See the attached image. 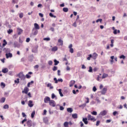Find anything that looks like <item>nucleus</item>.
Wrapping results in <instances>:
<instances>
[{
	"mask_svg": "<svg viewBox=\"0 0 127 127\" xmlns=\"http://www.w3.org/2000/svg\"><path fill=\"white\" fill-rule=\"evenodd\" d=\"M17 76L19 77L22 81H24V80H25V76H24V74H23V72H20Z\"/></svg>",
	"mask_w": 127,
	"mask_h": 127,
	"instance_id": "1",
	"label": "nucleus"
},
{
	"mask_svg": "<svg viewBox=\"0 0 127 127\" xmlns=\"http://www.w3.org/2000/svg\"><path fill=\"white\" fill-rule=\"evenodd\" d=\"M87 119L88 121H91V122H96V120L95 117L92 116L90 114H88L87 116Z\"/></svg>",
	"mask_w": 127,
	"mask_h": 127,
	"instance_id": "2",
	"label": "nucleus"
},
{
	"mask_svg": "<svg viewBox=\"0 0 127 127\" xmlns=\"http://www.w3.org/2000/svg\"><path fill=\"white\" fill-rule=\"evenodd\" d=\"M37 34H38V30L33 28L32 33L31 34V36H33V35H37Z\"/></svg>",
	"mask_w": 127,
	"mask_h": 127,
	"instance_id": "3",
	"label": "nucleus"
},
{
	"mask_svg": "<svg viewBox=\"0 0 127 127\" xmlns=\"http://www.w3.org/2000/svg\"><path fill=\"white\" fill-rule=\"evenodd\" d=\"M49 105L50 106H51V107H56V103L53 100H51V101L49 102Z\"/></svg>",
	"mask_w": 127,
	"mask_h": 127,
	"instance_id": "4",
	"label": "nucleus"
},
{
	"mask_svg": "<svg viewBox=\"0 0 127 127\" xmlns=\"http://www.w3.org/2000/svg\"><path fill=\"white\" fill-rule=\"evenodd\" d=\"M98 58V54L96 53H94L92 55H91V58L94 60H96Z\"/></svg>",
	"mask_w": 127,
	"mask_h": 127,
	"instance_id": "5",
	"label": "nucleus"
},
{
	"mask_svg": "<svg viewBox=\"0 0 127 127\" xmlns=\"http://www.w3.org/2000/svg\"><path fill=\"white\" fill-rule=\"evenodd\" d=\"M73 47V45H72L71 44H70L69 46H68V48L69 49V52L70 53H74V49H73V48H72Z\"/></svg>",
	"mask_w": 127,
	"mask_h": 127,
	"instance_id": "6",
	"label": "nucleus"
},
{
	"mask_svg": "<svg viewBox=\"0 0 127 127\" xmlns=\"http://www.w3.org/2000/svg\"><path fill=\"white\" fill-rule=\"evenodd\" d=\"M29 91V88L27 87H25L23 91H22V93H24V94H28V92Z\"/></svg>",
	"mask_w": 127,
	"mask_h": 127,
	"instance_id": "7",
	"label": "nucleus"
},
{
	"mask_svg": "<svg viewBox=\"0 0 127 127\" xmlns=\"http://www.w3.org/2000/svg\"><path fill=\"white\" fill-rule=\"evenodd\" d=\"M108 113V111L107 110H104L103 111H102L99 114V116H102V117H104V116H106L107 114Z\"/></svg>",
	"mask_w": 127,
	"mask_h": 127,
	"instance_id": "8",
	"label": "nucleus"
},
{
	"mask_svg": "<svg viewBox=\"0 0 127 127\" xmlns=\"http://www.w3.org/2000/svg\"><path fill=\"white\" fill-rule=\"evenodd\" d=\"M51 100H50V98L49 97H48V96H46V97L44 99V103H46V104H47V103H48V102H49V103H50Z\"/></svg>",
	"mask_w": 127,
	"mask_h": 127,
	"instance_id": "9",
	"label": "nucleus"
},
{
	"mask_svg": "<svg viewBox=\"0 0 127 127\" xmlns=\"http://www.w3.org/2000/svg\"><path fill=\"white\" fill-rule=\"evenodd\" d=\"M107 90L108 89L106 87H104L101 91V93L102 94V95H105L106 93H107Z\"/></svg>",
	"mask_w": 127,
	"mask_h": 127,
	"instance_id": "10",
	"label": "nucleus"
},
{
	"mask_svg": "<svg viewBox=\"0 0 127 127\" xmlns=\"http://www.w3.org/2000/svg\"><path fill=\"white\" fill-rule=\"evenodd\" d=\"M34 29H36L37 30H38L39 29H40V26H39V25L38 24L35 23L34 24Z\"/></svg>",
	"mask_w": 127,
	"mask_h": 127,
	"instance_id": "11",
	"label": "nucleus"
},
{
	"mask_svg": "<svg viewBox=\"0 0 127 127\" xmlns=\"http://www.w3.org/2000/svg\"><path fill=\"white\" fill-rule=\"evenodd\" d=\"M17 31L18 35H20L22 33V32H23V30L22 29H20V28H18L17 29Z\"/></svg>",
	"mask_w": 127,
	"mask_h": 127,
	"instance_id": "12",
	"label": "nucleus"
},
{
	"mask_svg": "<svg viewBox=\"0 0 127 127\" xmlns=\"http://www.w3.org/2000/svg\"><path fill=\"white\" fill-rule=\"evenodd\" d=\"M6 58L8 59V58H11L12 57V54L10 53H6L5 54Z\"/></svg>",
	"mask_w": 127,
	"mask_h": 127,
	"instance_id": "13",
	"label": "nucleus"
},
{
	"mask_svg": "<svg viewBox=\"0 0 127 127\" xmlns=\"http://www.w3.org/2000/svg\"><path fill=\"white\" fill-rule=\"evenodd\" d=\"M27 126H28V127H32V121L31 120H28L27 122Z\"/></svg>",
	"mask_w": 127,
	"mask_h": 127,
	"instance_id": "14",
	"label": "nucleus"
},
{
	"mask_svg": "<svg viewBox=\"0 0 127 127\" xmlns=\"http://www.w3.org/2000/svg\"><path fill=\"white\" fill-rule=\"evenodd\" d=\"M3 52H5V53H6H6H9L10 52V49L8 48H4L3 49Z\"/></svg>",
	"mask_w": 127,
	"mask_h": 127,
	"instance_id": "15",
	"label": "nucleus"
},
{
	"mask_svg": "<svg viewBox=\"0 0 127 127\" xmlns=\"http://www.w3.org/2000/svg\"><path fill=\"white\" fill-rule=\"evenodd\" d=\"M33 103V102L32 101V100L29 101V103H28V105L30 108H32V107H33L34 105H33V104H32Z\"/></svg>",
	"mask_w": 127,
	"mask_h": 127,
	"instance_id": "16",
	"label": "nucleus"
},
{
	"mask_svg": "<svg viewBox=\"0 0 127 127\" xmlns=\"http://www.w3.org/2000/svg\"><path fill=\"white\" fill-rule=\"evenodd\" d=\"M57 107H59L60 110L61 111H63L64 110V107H63V106H60V105H59V104L57 105L56 107V109L58 110V108H57Z\"/></svg>",
	"mask_w": 127,
	"mask_h": 127,
	"instance_id": "17",
	"label": "nucleus"
},
{
	"mask_svg": "<svg viewBox=\"0 0 127 127\" xmlns=\"http://www.w3.org/2000/svg\"><path fill=\"white\" fill-rule=\"evenodd\" d=\"M82 121L83 123L85 124V125H88V118H83Z\"/></svg>",
	"mask_w": 127,
	"mask_h": 127,
	"instance_id": "18",
	"label": "nucleus"
},
{
	"mask_svg": "<svg viewBox=\"0 0 127 127\" xmlns=\"http://www.w3.org/2000/svg\"><path fill=\"white\" fill-rule=\"evenodd\" d=\"M2 73H4V74H5L8 72V68H4L2 69Z\"/></svg>",
	"mask_w": 127,
	"mask_h": 127,
	"instance_id": "19",
	"label": "nucleus"
},
{
	"mask_svg": "<svg viewBox=\"0 0 127 127\" xmlns=\"http://www.w3.org/2000/svg\"><path fill=\"white\" fill-rule=\"evenodd\" d=\"M74 84H75V80H71L69 82V87H73Z\"/></svg>",
	"mask_w": 127,
	"mask_h": 127,
	"instance_id": "20",
	"label": "nucleus"
},
{
	"mask_svg": "<svg viewBox=\"0 0 127 127\" xmlns=\"http://www.w3.org/2000/svg\"><path fill=\"white\" fill-rule=\"evenodd\" d=\"M58 42L59 43V46H63V40H61V39H59L58 40Z\"/></svg>",
	"mask_w": 127,
	"mask_h": 127,
	"instance_id": "21",
	"label": "nucleus"
},
{
	"mask_svg": "<svg viewBox=\"0 0 127 127\" xmlns=\"http://www.w3.org/2000/svg\"><path fill=\"white\" fill-rule=\"evenodd\" d=\"M47 87H48V88L50 87V89L51 90L52 89H53L54 87L53 86H52V84L51 83H48L47 85Z\"/></svg>",
	"mask_w": 127,
	"mask_h": 127,
	"instance_id": "22",
	"label": "nucleus"
},
{
	"mask_svg": "<svg viewBox=\"0 0 127 127\" xmlns=\"http://www.w3.org/2000/svg\"><path fill=\"white\" fill-rule=\"evenodd\" d=\"M72 118L73 119H78V114L76 113L72 114Z\"/></svg>",
	"mask_w": 127,
	"mask_h": 127,
	"instance_id": "23",
	"label": "nucleus"
},
{
	"mask_svg": "<svg viewBox=\"0 0 127 127\" xmlns=\"http://www.w3.org/2000/svg\"><path fill=\"white\" fill-rule=\"evenodd\" d=\"M64 127H69V122H65L64 123Z\"/></svg>",
	"mask_w": 127,
	"mask_h": 127,
	"instance_id": "24",
	"label": "nucleus"
},
{
	"mask_svg": "<svg viewBox=\"0 0 127 127\" xmlns=\"http://www.w3.org/2000/svg\"><path fill=\"white\" fill-rule=\"evenodd\" d=\"M58 50V48L57 46H55L52 48V51H57Z\"/></svg>",
	"mask_w": 127,
	"mask_h": 127,
	"instance_id": "25",
	"label": "nucleus"
},
{
	"mask_svg": "<svg viewBox=\"0 0 127 127\" xmlns=\"http://www.w3.org/2000/svg\"><path fill=\"white\" fill-rule=\"evenodd\" d=\"M109 76V75H108V74L107 73H103V75H102V79H105V78L108 77V76Z\"/></svg>",
	"mask_w": 127,
	"mask_h": 127,
	"instance_id": "26",
	"label": "nucleus"
},
{
	"mask_svg": "<svg viewBox=\"0 0 127 127\" xmlns=\"http://www.w3.org/2000/svg\"><path fill=\"white\" fill-rule=\"evenodd\" d=\"M32 52L33 53H37V48H34L32 49Z\"/></svg>",
	"mask_w": 127,
	"mask_h": 127,
	"instance_id": "27",
	"label": "nucleus"
},
{
	"mask_svg": "<svg viewBox=\"0 0 127 127\" xmlns=\"http://www.w3.org/2000/svg\"><path fill=\"white\" fill-rule=\"evenodd\" d=\"M67 112H68V113H72V112H73V109L71 108H67Z\"/></svg>",
	"mask_w": 127,
	"mask_h": 127,
	"instance_id": "28",
	"label": "nucleus"
},
{
	"mask_svg": "<svg viewBox=\"0 0 127 127\" xmlns=\"http://www.w3.org/2000/svg\"><path fill=\"white\" fill-rule=\"evenodd\" d=\"M14 47H19V45H18V43H17V42H14Z\"/></svg>",
	"mask_w": 127,
	"mask_h": 127,
	"instance_id": "29",
	"label": "nucleus"
},
{
	"mask_svg": "<svg viewBox=\"0 0 127 127\" xmlns=\"http://www.w3.org/2000/svg\"><path fill=\"white\" fill-rule=\"evenodd\" d=\"M58 91H59V94H60L61 97H63L64 95H63V94H62V89H59L58 90Z\"/></svg>",
	"mask_w": 127,
	"mask_h": 127,
	"instance_id": "30",
	"label": "nucleus"
},
{
	"mask_svg": "<svg viewBox=\"0 0 127 127\" xmlns=\"http://www.w3.org/2000/svg\"><path fill=\"white\" fill-rule=\"evenodd\" d=\"M86 106H87V104H86V103H84L82 105H80L79 106V108H82V109H84L85 107H86Z\"/></svg>",
	"mask_w": 127,
	"mask_h": 127,
	"instance_id": "31",
	"label": "nucleus"
},
{
	"mask_svg": "<svg viewBox=\"0 0 127 127\" xmlns=\"http://www.w3.org/2000/svg\"><path fill=\"white\" fill-rule=\"evenodd\" d=\"M3 44H2V46L3 47H4V46H5L6 45V44H7V42H6V41L5 40H3Z\"/></svg>",
	"mask_w": 127,
	"mask_h": 127,
	"instance_id": "32",
	"label": "nucleus"
},
{
	"mask_svg": "<svg viewBox=\"0 0 127 127\" xmlns=\"http://www.w3.org/2000/svg\"><path fill=\"white\" fill-rule=\"evenodd\" d=\"M52 99H55L56 100H57V97H56L54 93L52 94Z\"/></svg>",
	"mask_w": 127,
	"mask_h": 127,
	"instance_id": "33",
	"label": "nucleus"
},
{
	"mask_svg": "<svg viewBox=\"0 0 127 127\" xmlns=\"http://www.w3.org/2000/svg\"><path fill=\"white\" fill-rule=\"evenodd\" d=\"M0 103H4L5 102V98L2 97L0 100Z\"/></svg>",
	"mask_w": 127,
	"mask_h": 127,
	"instance_id": "34",
	"label": "nucleus"
},
{
	"mask_svg": "<svg viewBox=\"0 0 127 127\" xmlns=\"http://www.w3.org/2000/svg\"><path fill=\"white\" fill-rule=\"evenodd\" d=\"M91 115H93V116H97V113L96 111H93L91 112Z\"/></svg>",
	"mask_w": 127,
	"mask_h": 127,
	"instance_id": "35",
	"label": "nucleus"
},
{
	"mask_svg": "<svg viewBox=\"0 0 127 127\" xmlns=\"http://www.w3.org/2000/svg\"><path fill=\"white\" fill-rule=\"evenodd\" d=\"M54 63H55L54 65H58V64H59V61H58L56 60H54Z\"/></svg>",
	"mask_w": 127,
	"mask_h": 127,
	"instance_id": "36",
	"label": "nucleus"
},
{
	"mask_svg": "<svg viewBox=\"0 0 127 127\" xmlns=\"http://www.w3.org/2000/svg\"><path fill=\"white\" fill-rule=\"evenodd\" d=\"M95 100L97 101L98 104H101V100H100L99 97H96Z\"/></svg>",
	"mask_w": 127,
	"mask_h": 127,
	"instance_id": "37",
	"label": "nucleus"
},
{
	"mask_svg": "<svg viewBox=\"0 0 127 127\" xmlns=\"http://www.w3.org/2000/svg\"><path fill=\"white\" fill-rule=\"evenodd\" d=\"M15 84H19V78H17L16 80H14Z\"/></svg>",
	"mask_w": 127,
	"mask_h": 127,
	"instance_id": "38",
	"label": "nucleus"
},
{
	"mask_svg": "<svg viewBox=\"0 0 127 127\" xmlns=\"http://www.w3.org/2000/svg\"><path fill=\"white\" fill-rule=\"evenodd\" d=\"M119 58H120V59H124V60H125V59H126V56H125V55H121V56L119 57Z\"/></svg>",
	"mask_w": 127,
	"mask_h": 127,
	"instance_id": "39",
	"label": "nucleus"
},
{
	"mask_svg": "<svg viewBox=\"0 0 127 127\" xmlns=\"http://www.w3.org/2000/svg\"><path fill=\"white\" fill-rule=\"evenodd\" d=\"M35 115V111H34L32 112V114H31V118L32 119H33V118H34V115Z\"/></svg>",
	"mask_w": 127,
	"mask_h": 127,
	"instance_id": "40",
	"label": "nucleus"
},
{
	"mask_svg": "<svg viewBox=\"0 0 127 127\" xmlns=\"http://www.w3.org/2000/svg\"><path fill=\"white\" fill-rule=\"evenodd\" d=\"M49 15L51 16V17H54V18H56V16L53 15L52 13H50Z\"/></svg>",
	"mask_w": 127,
	"mask_h": 127,
	"instance_id": "41",
	"label": "nucleus"
},
{
	"mask_svg": "<svg viewBox=\"0 0 127 127\" xmlns=\"http://www.w3.org/2000/svg\"><path fill=\"white\" fill-rule=\"evenodd\" d=\"M63 11H64V12H67L68 11V8H66V7H64L63 9Z\"/></svg>",
	"mask_w": 127,
	"mask_h": 127,
	"instance_id": "42",
	"label": "nucleus"
},
{
	"mask_svg": "<svg viewBox=\"0 0 127 127\" xmlns=\"http://www.w3.org/2000/svg\"><path fill=\"white\" fill-rule=\"evenodd\" d=\"M113 115L114 116H117V115H119V112H118L117 111H115L113 113Z\"/></svg>",
	"mask_w": 127,
	"mask_h": 127,
	"instance_id": "43",
	"label": "nucleus"
},
{
	"mask_svg": "<svg viewBox=\"0 0 127 127\" xmlns=\"http://www.w3.org/2000/svg\"><path fill=\"white\" fill-rule=\"evenodd\" d=\"M88 72H89V73H92V72H93V68H92V66H89Z\"/></svg>",
	"mask_w": 127,
	"mask_h": 127,
	"instance_id": "44",
	"label": "nucleus"
},
{
	"mask_svg": "<svg viewBox=\"0 0 127 127\" xmlns=\"http://www.w3.org/2000/svg\"><path fill=\"white\" fill-rule=\"evenodd\" d=\"M111 59H112V60L110 62H111L112 64H113V62H114V59H115V56H111Z\"/></svg>",
	"mask_w": 127,
	"mask_h": 127,
	"instance_id": "45",
	"label": "nucleus"
},
{
	"mask_svg": "<svg viewBox=\"0 0 127 127\" xmlns=\"http://www.w3.org/2000/svg\"><path fill=\"white\" fill-rule=\"evenodd\" d=\"M19 17L20 18H22V17H23V13L21 12V13H20L19 14Z\"/></svg>",
	"mask_w": 127,
	"mask_h": 127,
	"instance_id": "46",
	"label": "nucleus"
},
{
	"mask_svg": "<svg viewBox=\"0 0 127 127\" xmlns=\"http://www.w3.org/2000/svg\"><path fill=\"white\" fill-rule=\"evenodd\" d=\"M8 75H9L10 76H13V72H12V71H10L8 72Z\"/></svg>",
	"mask_w": 127,
	"mask_h": 127,
	"instance_id": "47",
	"label": "nucleus"
},
{
	"mask_svg": "<svg viewBox=\"0 0 127 127\" xmlns=\"http://www.w3.org/2000/svg\"><path fill=\"white\" fill-rule=\"evenodd\" d=\"M45 41H50V38H44L43 39Z\"/></svg>",
	"mask_w": 127,
	"mask_h": 127,
	"instance_id": "48",
	"label": "nucleus"
},
{
	"mask_svg": "<svg viewBox=\"0 0 127 127\" xmlns=\"http://www.w3.org/2000/svg\"><path fill=\"white\" fill-rule=\"evenodd\" d=\"M54 81H55V84H57L58 83V80H57L56 77L54 78Z\"/></svg>",
	"mask_w": 127,
	"mask_h": 127,
	"instance_id": "49",
	"label": "nucleus"
},
{
	"mask_svg": "<svg viewBox=\"0 0 127 127\" xmlns=\"http://www.w3.org/2000/svg\"><path fill=\"white\" fill-rule=\"evenodd\" d=\"M9 107H8V105L6 104L5 105H4L3 106V109H8Z\"/></svg>",
	"mask_w": 127,
	"mask_h": 127,
	"instance_id": "50",
	"label": "nucleus"
},
{
	"mask_svg": "<svg viewBox=\"0 0 127 127\" xmlns=\"http://www.w3.org/2000/svg\"><path fill=\"white\" fill-rule=\"evenodd\" d=\"M100 123H101V122H100V121H97L96 126L97 127H99V126H100Z\"/></svg>",
	"mask_w": 127,
	"mask_h": 127,
	"instance_id": "51",
	"label": "nucleus"
},
{
	"mask_svg": "<svg viewBox=\"0 0 127 127\" xmlns=\"http://www.w3.org/2000/svg\"><path fill=\"white\" fill-rule=\"evenodd\" d=\"M58 69V67H57V66H54L53 68V70L56 71V70H57Z\"/></svg>",
	"mask_w": 127,
	"mask_h": 127,
	"instance_id": "52",
	"label": "nucleus"
},
{
	"mask_svg": "<svg viewBox=\"0 0 127 127\" xmlns=\"http://www.w3.org/2000/svg\"><path fill=\"white\" fill-rule=\"evenodd\" d=\"M88 57L87 58V60H91V58H92V55L90 54L88 55Z\"/></svg>",
	"mask_w": 127,
	"mask_h": 127,
	"instance_id": "53",
	"label": "nucleus"
},
{
	"mask_svg": "<svg viewBox=\"0 0 127 127\" xmlns=\"http://www.w3.org/2000/svg\"><path fill=\"white\" fill-rule=\"evenodd\" d=\"M12 29H9L7 31V33H8V34H10V33H11L12 32Z\"/></svg>",
	"mask_w": 127,
	"mask_h": 127,
	"instance_id": "54",
	"label": "nucleus"
},
{
	"mask_svg": "<svg viewBox=\"0 0 127 127\" xmlns=\"http://www.w3.org/2000/svg\"><path fill=\"white\" fill-rule=\"evenodd\" d=\"M102 21H103V19H97V20L96 21V22L98 23V22H99V21L100 22H102Z\"/></svg>",
	"mask_w": 127,
	"mask_h": 127,
	"instance_id": "55",
	"label": "nucleus"
},
{
	"mask_svg": "<svg viewBox=\"0 0 127 127\" xmlns=\"http://www.w3.org/2000/svg\"><path fill=\"white\" fill-rule=\"evenodd\" d=\"M48 64H49V65H52V64H53V62L52 61H49L48 62Z\"/></svg>",
	"mask_w": 127,
	"mask_h": 127,
	"instance_id": "56",
	"label": "nucleus"
},
{
	"mask_svg": "<svg viewBox=\"0 0 127 127\" xmlns=\"http://www.w3.org/2000/svg\"><path fill=\"white\" fill-rule=\"evenodd\" d=\"M0 85L2 87H3V88H4V87H5V84H4V83H3V82H1Z\"/></svg>",
	"mask_w": 127,
	"mask_h": 127,
	"instance_id": "57",
	"label": "nucleus"
},
{
	"mask_svg": "<svg viewBox=\"0 0 127 127\" xmlns=\"http://www.w3.org/2000/svg\"><path fill=\"white\" fill-rule=\"evenodd\" d=\"M93 92H96L97 91V88H96V86H94L92 89Z\"/></svg>",
	"mask_w": 127,
	"mask_h": 127,
	"instance_id": "58",
	"label": "nucleus"
},
{
	"mask_svg": "<svg viewBox=\"0 0 127 127\" xmlns=\"http://www.w3.org/2000/svg\"><path fill=\"white\" fill-rule=\"evenodd\" d=\"M93 71H94V72H97V71H98V68L97 67H94L93 69Z\"/></svg>",
	"mask_w": 127,
	"mask_h": 127,
	"instance_id": "59",
	"label": "nucleus"
},
{
	"mask_svg": "<svg viewBox=\"0 0 127 127\" xmlns=\"http://www.w3.org/2000/svg\"><path fill=\"white\" fill-rule=\"evenodd\" d=\"M58 82H61V83H62V82H63V79L62 78H59Z\"/></svg>",
	"mask_w": 127,
	"mask_h": 127,
	"instance_id": "60",
	"label": "nucleus"
},
{
	"mask_svg": "<svg viewBox=\"0 0 127 127\" xmlns=\"http://www.w3.org/2000/svg\"><path fill=\"white\" fill-rule=\"evenodd\" d=\"M26 77L27 79H29L31 76L29 74H27L26 75Z\"/></svg>",
	"mask_w": 127,
	"mask_h": 127,
	"instance_id": "61",
	"label": "nucleus"
},
{
	"mask_svg": "<svg viewBox=\"0 0 127 127\" xmlns=\"http://www.w3.org/2000/svg\"><path fill=\"white\" fill-rule=\"evenodd\" d=\"M111 122H112V120H106V123L107 124H109V123H111Z\"/></svg>",
	"mask_w": 127,
	"mask_h": 127,
	"instance_id": "62",
	"label": "nucleus"
},
{
	"mask_svg": "<svg viewBox=\"0 0 127 127\" xmlns=\"http://www.w3.org/2000/svg\"><path fill=\"white\" fill-rule=\"evenodd\" d=\"M80 127H84V123H83V122L82 121H81L80 122Z\"/></svg>",
	"mask_w": 127,
	"mask_h": 127,
	"instance_id": "63",
	"label": "nucleus"
},
{
	"mask_svg": "<svg viewBox=\"0 0 127 127\" xmlns=\"http://www.w3.org/2000/svg\"><path fill=\"white\" fill-rule=\"evenodd\" d=\"M29 41H30V38H27L26 39V42H27V43H28V42H29Z\"/></svg>",
	"mask_w": 127,
	"mask_h": 127,
	"instance_id": "64",
	"label": "nucleus"
}]
</instances>
